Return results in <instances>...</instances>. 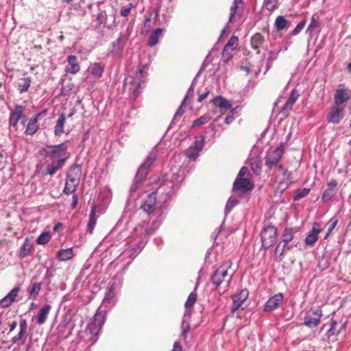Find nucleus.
<instances>
[{
    "label": "nucleus",
    "mask_w": 351,
    "mask_h": 351,
    "mask_svg": "<svg viewBox=\"0 0 351 351\" xmlns=\"http://www.w3.org/2000/svg\"><path fill=\"white\" fill-rule=\"evenodd\" d=\"M351 97V90L348 88H339L336 90L334 95V104L343 106Z\"/></svg>",
    "instance_id": "f3484780"
},
{
    "label": "nucleus",
    "mask_w": 351,
    "mask_h": 351,
    "mask_svg": "<svg viewBox=\"0 0 351 351\" xmlns=\"http://www.w3.org/2000/svg\"><path fill=\"white\" fill-rule=\"evenodd\" d=\"M41 289L40 282H34L29 291V298L36 299Z\"/></svg>",
    "instance_id": "a18cd8bd"
},
{
    "label": "nucleus",
    "mask_w": 351,
    "mask_h": 351,
    "mask_svg": "<svg viewBox=\"0 0 351 351\" xmlns=\"http://www.w3.org/2000/svg\"><path fill=\"white\" fill-rule=\"evenodd\" d=\"M25 110V107L20 105H16L14 108L11 110L9 118V125L16 128L19 119L22 117Z\"/></svg>",
    "instance_id": "aec40b11"
},
{
    "label": "nucleus",
    "mask_w": 351,
    "mask_h": 351,
    "mask_svg": "<svg viewBox=\"0 0 351 351\" xmlns=\"http://www.w3.org/2000/svg\"><path fill=\"white\" fill-rule=\"evenodd\" d=\"M145 178H141L138 176V172L136 173L134 181L130 187V192H135L139 186L142 184L143 181Z\"/></svg>",
    "instance_id": "09e8293b"
},
{
    "label": "nucleus",
    "mask_w": 351,
    "mask_h": 351,
    "mask_svg": "<svg viewBox=\"0 0 351 351\" xmlns=\"http://www.w3.org/2000/svg\"><path fill=\"white\" fill-rule=\"evenodd\" d=\"M74 256V252L73 247H69L66 249H61L58 251L56 254V258L60 261H66L71 260Z\"/></svg>",
    "instance_id": "bb28decb"
},
{
    "label": "nucleus",
    "mask_w": 351,
    "mask_h": 351,
    "mask_svg": "<svg viewBox=\"0 0 351 351\" xmlns=\"http://www.w3.org/2000/svg\"><path fill=\"white\" fill-rule=\"evenodd\" d=\"M66 121V117L64 113L60 114L56 122L54 127V135L60 136L64 133V127Z\"/></svg>",
    "instance_id": "cd10ccee"
},
{
    "label": "nucleus",
    "mask_w": 351,
    "mask_h": 351,
    "mask_svg": "<svg viewBox=\"0 0 351 351\" xmlns=\"http://www.w3.org/2000/svg\"><path fill=\"white\" fill-rule=\"evenodd\" d=\"M68 146L66 143L56 145H47L44 149L45 157L51 162L46 166V174L54 175L58 170L62 169L69 158L67 151Z\"/></svg>",
    "instance_id": "f03ea898"
},
{
    "label": "nucleus",
    "mask_w": 351,
    "mask_h": 351,
    "mask_svg": "<svg viewBox=\"0 0 351 351\" xmlns=\"http://www.w3.org/2000/svg\"><path fill=\"white\" fill-rule=\"evenodd\" d=\"M284 299V295L282 293H278L271 297L264 305V311L271 312L277 309Z\"/></svg>",
    "instance_id": "dca6fc26"
},
{
    "label": "nucleus",
    "mask_w": 351,
    "mask_h": 351,
    "mask_svg": "<svg viewBox=\"0 0 351 351\" xmlns=\"http://www.w3.org/2000/svg\"><path fill=\"white\" fill-rule=\"evenodd\" d=\"M107 17L108 16L105 10H99L95 18L97 26L100 27L102 24L106 23Z\"/></svg>",
    "instance_id": "49530a36"
},
{
    "label": "nucleus",
    "mask_w": 351,
    "mask_h": 351,
    "mask_svg": "<svg viewBox=\"0 0 351 351\" xmlns=\"http://www.w3.org/2000/svg\"><path fill=\"white\" fill-rule=\"evenodd\" d=\"M135 8V5L130 3L128 5L123 6L120 10V15L123 17H127L130 14L132 8Z\"/></svg>",
    "instance_id": "6e6d98bb"
},
{
    "label": "nucleus",
    "mask_w": 351,
    "mask_h": 351,
    "mask_svg": "<svg viewBox=\"0 0 351 351\" xmlns=\"http://www.w3.org/2000/svg\"><path fill=\"white\" fill-rule=\"evenodd\" d=\"M284 154V149L282 146L277 147L274 151L267 153L265 158V165L272 169L278 165V162Z\"/></svg>",
    "instance_id": "9d476101"
},
{
    "label": "nucleus",
    "mask_w": 351,
    "mask_h": 351,
    "mask_svg": "<svg viewBox=\"0 0 351 351\" xmlns=\"http://www.w3.org/2000/svg\"><path fill=\"white\" fill-rule=\"evenodd\" d=\"M156 194L154 192L148 195L141 204V208L148 215L154 213L156 210Z\"/></svg>",
    "instance_id": "2eb2a0df"
},
{
    "label": "nucleus",
    "mask_w": 351,
    "mask_h": 351,
    "mask_svg": "<svg viewBox=\"0 0 351 351\" xmlns=\"http://www.w3.org/2000/svg\"><path fill=\"white\" fill-rule=\"evenodd\" d=\"M20 291V288L19 287H16L13 288L1 301L0 305L3 308H7L10 306L12 302L14 301L16 297L17 296L19 292Z\"/></svg>",
    "instance_id": "5701e85b"
},
{
    "label": "nucleus",
    "mask_w": 351,
    "mask_h": 351,
    "mask_svg": "<svg viewBox=\"0 0 351 351\" xmlns=\"http://www.w3.org/2000/svg\"><path fill=\"white\" fill-rule=\"evenodd\" d=\"M90 274V272L89 271V267L85 265L81 269L78 276L77 277V279L79 281L85 280L88 278Z\"/></svg>",
    "instance_id": "8fccbe9b"
},
{
    "label": "nucleus",
    "mask_w": 351,
    "mask_h": 351,
    "mask_svg": "<svg viewBox=\"0 0 351 351\" xmlns=\"http://www.w3.org/2000/svg\"><path fill=\"white\" fill-rule=\"evenodd\" d=\"M338 323L335 320H332L331 326L327 331L328 337L331 336H337L339 334L341 330L345 329L346 326V322H343L340 328L337 327Z\"/></svg>",
    "instance_id": "f704fd0d"
},
{
    "label": "nucleus",
    "mask_w": 351,
    "mask_h": 351,
    "mask_svg": "<svg viewBox=\"0 0 351 351\" xmlns=\"http://www.w3.org/2000/svg\"><path fill=\"white\" fill-rule=\"evenodd\" d=\"M290 248L291 247L287 246V245H283V246L281 247L280 243H279L276 247L274 254L276 256H282L285 251L290 250Z\"/></svg>",
    "instance_id": "052dcab7"
},
{
    "label": "nucleus",
    "mask_w": 351,
    "mask_h": 351,
    "mask_svg": "<svg viewBox=\"0 0 351 351\" xmlns=\"http://www.w3.org/2000/svg\"><path fill=\"white\" fill-rule=\"evenodd\" d=\"M181 328H182V331H181V333H180V337L184 339V340H186V337H187V335H188V333L189 332V330H190V325L189 323H186L184 320L182 323V326H181Z\"/></svg>",
    "instance_id": "4d7b16f0"
},
{
    "label": "nucleus",
    "mask_w": 351,
    "mask_h": 351,
    "mask_svg": "<svg viewBox=\"0 0 351 351\" xmlns=\"http://www.w3.org/2000/svg\"><path fill=\"white\" fill-rule=\"evenodd\" d=\"M45 111H43L41 112L37 113L34 115L28 121L27 124L26 129L25 130V134L27 135L32 136L34 135L38 130V119L42 114H45Z\"/></svg>",
    "instance_id": "a211bd4d"
},
{
    "label": "nucleus",
    "mask_w": 351,
    "mask_h": 351,
    "mask_svg": "<svg viewBox=\"0 0 351 351\" xmlns=\"http://www.w3.org/2000/svg\"><path fill=\"white\" fill-rule=\"evenodd\" d=\"M345 116V109L343 106L333 104L328 114V121L334 124L339 123Z\"/></svg>",
    "instance_id": "f8f14e48"
},
{
    "label": "nucleus",
    "mask_w": 351,
    "mask_h": 351,
    "mask_svg": "<svg viewBox=\"0 0 351 351\" xmlns=\"http://www.w3.org/2000/svg\"><path fill=\"white\" fill-rule=\"evenodd\" d=\"M104 315L101 312H97L93 319L88 324L82 338L88 347L93 346L98 340L99 333L104 323Z\"/></svg>",
    "instance_id": "20e7f679"
},
{
    "label": "nucleus",
    "mask_w": 351,
    "mask_h": 351,
    "mask_svg": "<svg viewBox=\"0 0 351 351\" xmlns=\"http://www.w3.org/2000/svg\"><path fill=\"white\" fill-rule=\"evenodd\" d=\"M238 45V38L232 36L228 40V43L225 45L223 50V56L228 54L229 51H232Z\"/></svg>",
    "instance_id": "e433bc0d"
},
{
    "label": "nucleus",
    "mask_w": 351,
    "mask_h": 351,
    "mask_svg": "<svg viewBox=\"0 0 351 351\" xmlns=\"http://www.w3.org/2000/svg\"><path fill=\"white\" fill-rule=\"evenodd\" d=\"M96 223V217H95V207H92L91 212L89 217L88 223V229L87 231L90 233L93 232L94 227Z\"/></svg>",
    "instance_id": "37998d69"
},
{
    "label": "nucleus",
    "mask_w": 351,
    "mask_h": 351,
    "mask_svg": "<svg viewBox=\"0 0 351 351\" xmlns=\"http://www.w3.org/2000/svg\"><path fill=\"white\" fill-rule=\"evenodd\" d=\"M204 136L202 135L196 138L194 143L186 151V156L190 159L195 160L199 156V152L202 149L204 145Z\"/></svg>",
    "instance_id": "9b49d317"
},
{
    "label": "nucleus",
    "mask_w": 351,
    "mask_h": 351,
    "mask_svg": "<svg viewBox=\"0 0 351 351\" xmlns=\"http://www.w3.org/2000/svg\"><path fill=\"white\" fill-rule=\"evenodd\" d=\"M156 228H149V223L145 221L143 224L138 225L135 228L134 237L129 238L127 243L134 242L130 248L125 250L120 255L119 258L122 261L125 257L130 258L128 263L132 261L141 252L147 243L148 237L155 230Z\"/></svg>",
    "instance_id": "f257e3e1"
},
{
    "label": "nucleus",
    "mask_w": 351,
    "mask_h": 351,
    "mask_svg": "<svg viewBox=\"0 0 351 351\" xmlns=\"http://www.w3.org/2000/svg\"><path fill=\"white\" fill-rule=\"evenodd\" d=\"M70 322V319L69 318H67L66 317L64 318V319L63 320V322L58 325L57 329L58 330V337L59 338H61V339H66L71 334V330L69 332V334L66 336H63V333L67 326V325L69 324Z\"/></svg>",
    "instance_id": "a19ab883"
},
{
    "label": "nucleus",
    "mask_w": 351,
    "mask_h": 351,
    "mask_svg": "<svg viewBox=\"0 0 351 351\" xmlns=\"http://www.w3.org/2000/svg\"><path fill=\"white\" fill-rule=\"evenodd\" d=\"M264 6L268 11H274L278 7V0H265Z\"/></svg>",
    "instance_id": "5fc2aeb1"
},
{
    "label": "nucleus",
    "mask_w": 351,
    "mask_h": 351,
    "mask_svg": "<svg viewBox=\"0 0 351 351\" xmlns=\"http://www.w3.org/2000/svg\"><path fill=\"white\" fill-rule=\"evenodd\" d=\"M31 84L32 79L30 77H25L20 78L16 86L17 90H19V93L22 94L26 93L29 90Z\"/></svg>",
    "instance_id": "473e14b6"
},
{
    "label": "nucleus",
    "mask_w": 351,
    "mask_h": 351,
    "mask_svg": "<svg viewBox=\"0 0 351 351\" xmlns=\"http://www.w3.org/2000/svg\"><path fill=\"white\" fill-rule=\"evenodd\" d=\"M51 309V306L49 304H45L40 309L37 315V323L38 324L41 325L45 322Z\"/></svg>",
    "instance_id": "72a5a7b5"
},
{
    "label": "nucleus",
    "mask_w": 351,
    "mask_h": 351,
    "mask_svg": "<svg viewBox=\"0 0 351 351\" xmlns=\"http://www.w3.org/2000/svg\"><path fill=\"white\" fill-rule=\"evenodd\" d=\"M210 119L208 115H203L193 122V127L199 126L207 123Z\"/></svg>",
    "instance_id": "864d4df0"
},
{
    "label": "nucleus",
    "mask_w": 351,
    "mask_h": 351,
    "mask_svg": "<svg viewBox=\"0 0 351 351\" xmlns=\"http://www.w3.org/2000/svg\"><path fill=\"white\" fill-rule=\"evenodd\" d=\"M294 237L293 229L291 228H286L282 234V241L284 245H288V243L291 241Z\"/></svg>",
    "instance_id": "ea45409f"
},
{
    "label": "nucleus",
    "mask_w": 351,
    "mask_h": 351,
    "mask_svg": "<svg viewBox=\"0 0 351 351\" xmlns=\"http://www.w3.org/2000/svg\"><path fill=\"white\" fill-rule=\"evenodd\" d=\"M276 182L278 185V189L280 191H285L291 182V173L290 172H285V174L283 176L277 175Z\"/></svg>",
    "instance_id": "b1692460"
},
{
    "label": "nucleus",
    "mask_w": 351,
    "mask_h": 351,
    "mask_svg": "<svg viewBox=\"0 0 351 351\" xmlns=\"http://www.w3.org/2000/svg\"><path fill=\"white\" fill-rule=\"evenodd\" d=\"M163 32L164 29L160 27L154 29L149 38L147 45L152 47L155 46L158 43L159 39L162 36Z\"/></svg>",
    "instance_id": "7c9ffc66"
},
{
    "label": "nucleus",
    "mask_w": 351,
    "mask_h": 351,
    "mask_svg": "<svg viewBox=\"0 0 351 351\" xmlns=\"http://www.w3.org/2000/svg\"><path fill=\"white\" fill-rule=\"evenodd\" d=\"M68 66L65 71L71 74H76L80 69V66L77 62V57L74 55H70L67 57Z\"/></svg>",
    "instance_id": "393cba45"
},
{
    "label": "nucleus",
    "mask_w": 351,
    "mask_h": 351,
    "mask_svg": "<svg viewBox=\"0 0 351 351\" xmlns=\"http://www.w3.org/2000/svg\"><path fill=\"white\" fill-rule=\"evenodd\" d=\"M253 185L247 178H237L233 184L234 191L247 192L252 189Z\"/></svg>",
    "instance_id": "412c9836"
},
{
    "label": "nucleus",
    "mask_w": 351,
    "mask_h": 351,
    "mask_svg": "<svg viewBox=\"0 0 351 351\" xmlns=\"http://www.w3.org/2000/svg\"><path fill=\"white\" fill-rule=\"evenodd\" d=\"M157 152L156 150H152L147 156L145 161L138 168V176H141V178H146L148 173L149 168L153 165L154 162L156 158Z\"/></svg>",
    "instance_id": "4468645a"
},
{
    "label": "nucleus",
    "mask_w": 351,
    "mask_h": 351,
    "mask_svg": "<svg viewBox=\"0 0 351 351\" xmlns=\"http://www.w3.org/2000/svg\"><path fill=\"white\" fill-rule=\"evenodd\" d=\"M197 300V294L195 291L191 293L185 302L186 308H191L195 303Z\"/></svg>",
    "instance_id": "603ef678"
},
{
    "label": "nucleus",
    "mask_w": 351,
    "mask_h": 351,
    "mask_svg": "<svg viewBox=\"0 0 351 351\" xmlns=\"http://www.w3.org/2000/svg\"><path fill=\"white\" fill-rule=\"evenodd\" d=\"M299 97V94L297 90L295 89L293 90L285 103L284 107L282 108V110H291L293 108V104L295 103L296 100L298 99Z\"/></svg>",
    "instance_id": "c9c22d12"
},
{
    "label": "nucleus",
    "mask_w": 351,
    "mask_h": 351,
    "mask_svg": "<svg viewBox=\"0 0 351 351\" xmlns=\"http://www.w3.org/2000/svg\"><path fill=\"white\" fill-rule=\"evenodd\" d=\"M338 185V182L335 180H331L327 183V189L322 194V200L324 202H328L332 199L335 195V189Z\"/></svg>",
    "instance_id": "4be33fe9"
},
{
    "label": "nucleus",
    "mask_w": 351,
    "mask_h": 351,
    "mask_svg": "<svg viewBox=\"0 0 351 351\" xmlns=\"http://www.w3.org/2000/svg\"><path fill=\"white\" fill-rule=\"evenodd\" d=\"M211 103L216 107L222 109L228 110L232 108V104L230 101L223 98L221 96H217L211 100Z\"/></svg>",
    "instance_id": "c756f323"
},
{
    "label": "nucleus",
    "mask_w": 351,
    "mask_h": 351,
    "mask_svg": "<svg viewBox=\"0 0 351 351\" xmlns=\"http://www.w3.org/2000/svg\"><path fill=\"white\" fill-rule=\"evenodd\" d=\"M322 316V311L319 306L311 308L304 317V324L309 328L315 327L319 324Z\"/></svg>",
    "instance_id": "1a4fd4ad"
},
{
    "label": "nucleus",
    "mask_w": 351,
    "mask_h": 351,
    "mask_svg": "<svg viewBox=\"0 0 351 351\" xmlns=\"http://www.w3.org/2000/svg\"><path fill=\"white\" fill-rule=\"evenodd\" d=\"M33 248V244L28 241L27 239H25L24 243L20 248L19 250V256L21 258H25L29 256L31 253V251Z\"/></svg>",
    "instance_id": "4c0bfd02"
},
{
    "label": "nucleus",
    "mask_w": 351,
    "mask_h": 351,
    "mask_svg": "<svg viewBox=\"0 0 351 351\" xmlns=\"http://www.w3.org/2000/svg\"><path fill=\"white\" fill-rule=\"evenodd\" d=\"M249 295V292L247 289L241 290L238 294L232 296V305L231 306V311L234 313L235 311L241 308L243 309V305L246 302Z\"/></svg>",
    "instance_id": "ddd939ff"
},
{
    "label": "nucleus",
    "mask_w": 351,
    "mask_h": 351,
    "mask_svg": "<svg viewBox=\"0 0 351 351\" xmlns=\"http://www.w3.org/2000/svg\"><path fill=\"white\" fill-rule=\"evenodd\" d=\"M195 81V78L193 80L191 86L188 89V91L184 97V99L182 101V104H184L188 99H190L193 97Z\"/></svg>",
    "instance_id": "13d9d810"
},
{
    "label": "nucleus",
    "mask_w": 351,
    "mask_h": 351,
    "mask_svg": "<svg viewBox=\"0 0 351 351\" xmlns=\"http://www.w3.org/2000/svg\"><path fill=\"white\" fill-rule=\"evenodd\" d=\"M288 21L283 16H278L275 21V27L277 30H282L287 28Z\"/></svg>",
    "instance_id": "79ce46f5"
},
{
    "label": "nucleus",
    "mask_w": 351,
    "mask_h": 351,
    "mask_svg": "<svg viewBox=\"0 0 351 351\" xmlns=\"http://www.w3.org/2000/svg\"><path fill=\"white\" fill-rule=\"evenodd\" d=\"M239 203V201L237 199H229L227 202L226 208H225V212L229 213L231 209L236 206Z\"/></svg>",
    "instance_id": "e2e57ef3"
},
{
    "label": "nucleus",
    "mask_w": 351,
    "mask_h": 351,
    "mask_svg": "<svg viewBox=\"0 0 351 351\" xmlns=\"http://www.w3.org/2000/svg\"><path fill=\"white\" fill-rule=\"evenodd\" d=\"M276 237V228L269 225L263 228L261 232L262 246L265 249L269 248L274 243Z\"/></svg>",
    "instance_id": "6e6552de"
},
{
    "label": "nucleus",
    "mask_w": 351,
    "mask_h": 351,
    "mask_svg": "<svg viewBox=\"0 0 351 351\" xmlns=\"http://www.w3.org/2000/svg\"><path fill=\"white\" fill-rule=\"evenodd\" d=\"M183 105L184 104H182L180 108L177 110L173 121H176L178 117H180L184 112V110L183 109Z\"/></svg>",
    "instance_id": "69168bd1"
},
{
    "label": "nucleus",
    "mask_w": 351,
    "mask_h": 351,
    "mask_svg": "<svg viewBox=\"0 0 351 351\" xmlns=\"http://www.w3.org/2000/svg\"><path fill=\"white\" fill-rule=\"evenodd\" d=\"M264 37L260 33L255 34L251 38V45L254 49H259L264 43Z\"/></svg>",
    "instance_id": "58836bf2"
},
{
    "label": "nucleus",
    "mask_w": 351,
    "mask_h": 351,
    "mask_svg": "<svg viewBox=\"0 0 351 351\" xmlns=\"http://www.w3.org/2000/svg\"><path fill=\"white\" fill-rule=\"evenodd\" d=\"M241 3V0H234L233 4L230 8L229 22L234 23L235 22V14L237 12V10L238 8V3Z\"/></svg>",
    "instance_id": "de8ad7c7"
},
{
    "label": "nucleus",
    "mask_w": 351,
    "mask_h": 351,
    "mask_svg": "<svg viewBox=\"0 0 351 351\" xmlns=\"http://www.w3.org/2000/svg\"><path fill=\"white\" fill-rule=\"evenodd\" d=\"M317 16L315 14H313L311 19V23L308 26L307 32L313 31L315 28L319 27V22L317 20Z\"/></svg>",
    "instance_id": "bf43d9fd"
},
{
    "label": "nucleus",
    "mask_w": 351,
    "mask_h": 351,
    "mask_svg": "<svg viewBox=\"0 0 351 351\" xmlns=\"http://www.w3.org/2000/svg\"><path fill=\"white\" fill-rule=\"evenodd\" d=\"M27 320L26 319L21 320V322L19 323V331L16 335H15L14 337H13L12 338L11 341L13 343H18L20 340H21L23 338L25 334L27 332Z\"/></svg>",
    "instance_id": "c85d7f7f"
},
{
    "label": "nucleus",
    "mask_w": 351,
    "mask_h": 351,
    "mask_svg": "<svg viewBox=\"0 0 351 351\" xmlns=\"http://www.w3.org/2000/svg\"><path fill=\"white\" fill-rule=\"evenodd\" d=\"M310 192V189L307 188H304L302 189L298 190L293 197V199L297 201L301 198L306 197Z\"/></svg>",
    "instance_id": "3c124183"
},
{
    "label": "nucleus",
    "mask_w": 351,
    "mask_h": 351,
    "mask_svg": "<svg viewBox=\"0 0 351 351\" xmlns=\"http://www.w3.org/2000/svg\"><path fill=\"white\" fill-rule=\"evenodd\" d=\"M104 68V65L95 62L89 66L88 71L94 76L95 79H99L103 75Z\"/></svg>",
    "instance_id": "2f4dec72"
},
{
    "label": "nucleus",
    "mask_w": 351,
    "mask_h": 351,
    "mask_svg": "<svg viewBox=\"0 0 351 351\" xmlns=\"http://www.w3.org/2000/svg\"><path fill=\"white\" fill-rule=\"evenodd\" d=\"M126 233L121 232L115 238V241L110 245H118L121 242L125 240Z\"/></svg>",
    "instance_id": "0e129e2a"
},
{
    "label": "nucleus",
    "mask_w": 351,
    "mask_h": 351,
    "mask_svg": "<svg viewBox=\"0 0 351 351\" xmlns=\"http://www.w3.org/2000/svg\"><path fill=\"white\" fill-rule=\"evenodd\" d=\"M115 293L112 289V286H111L103 300L102 306L106 308H111L115 304Z\"/></svg>",
    "instance_id": "a878e982"
},
{
    "label": "nucleus",
    "mask_w": 351,
    "mask_h": 351,
    "mask_svg": "<svg viewBox=\"0 0 351 351\" xmlns=\"http://www.w3.org/2000/svg\"><path fill=\"white\" fill-rule=\"evenodd\" d=\"M172 351H182V347L179 341L174 342Z\"/></svg>",
    "instance_id": "774afa93"
},
{
    "label": "nucleus",
    "mask_w": 351,
    "mask_h": 351,
    "mask_svg": "<svg viewBox=\"0 0 351 351\" xmlns=\"http://www.w3.org/2000/svg\"><path fill=\"white\" fill-rule=\"evenodd\" d=\"M337 220H335L332 222V223L330 224V227L328 229L327 233L325 236V239H326L330 234V233L332 232L333 229L337 226Z\"/></svg>",
    "instance_id": "338daca9"
},
{
    "label": "nucleus",
    "mask_w": 351,
    "mask_h": 351,
    "mask_svg": "<svg viewBox=\"0 0 351 351\" xmlns=\"http://www.w3.org/2000/svg\"><path fill=\"white\" fill-rule=\"evenodd\" d=\"M171 171V174L167 176L169 179L165 180L154 192L159 201L163 203L171 197L184 178L183 171L180 167L172 168Z\"/></svg>",
    "instance_id": "7ed1b4c3"
},
{
    "label": "nucleus",
    "mask_w": 351,
    "mask_h": 351,
    "mask_svg": "<svg viewBox=\"0 0 351 351\" xmlns=\"http://www.w3.org/2000/svg\"><path fill=\"white\" fill-rule=\"evenodd\" d=\"M231 262L230 261H225L221 265L211 277V282L216 287H219L223 282L227 281L228 283L232 279V274H228V270L231 267Z\"/></svg>",
    "instance_id": "0eeeda50"
},
{
    "label": "nucleus",
    "mask_w": 351,
    "mask_h": 351,
    "mask_svg": "<svg viewBox=\"0 0 351 351\" xmlns=\"http://www.w3.org/2000/svg\"><path fill=\"white\" fill-rule=\"evenodd\" d=\"M322 228L318 223H315L312 229L304 239V243L306 245L312 246L318 239V234L321 232Z\"/></svg>",
    "instance_id": "6ab92c4d"
},
{
    "label": "nucleus",
    "mask_w": 351,
    "mask_h": 351,
    "mask_svg": "<svg viewBox=\"0 0 351 351\" xmlns=\"http://www.w3.org/2000/svg\"><path fill=\"white\" fill-rule=\"evenodd\" d=\"M70 173H71L68 174L66 176L65 186L63 191L66 195L73 194L75 192L80 182L81 167L80 165H77L75 167H71Z\"/></svg>",
    "instance_id": "423d86ee"
},
{
    "label": "nucleus",
    "mask_w": 351,
    "mask_h": 351,
    "mask_svg": "<svg viewBox=\"0 0 351 351\" xmlns=\"http://www.w3.org/2000/svg\"><path fill=\"white\" fill-rule=\"evenodd\" d=\"M305 25H306V21L305 20H303V21H300L296 25V27L293 29V31L291 32V34L292 36H296L297 34H298L304 29Z\"/></svg>",
    "instance_id": "680f3d73"
},
{
    "label": "nucleus",
    "mask_w": 351,
    "mask_h": 351,
    "mask_svg": "<svg viewBox=\"0 0 351 351\" xmlns=\"http://www.w3.org/2000/svg\"><path fill=\"white\" fill-rule=\"evenodd\" d=\"M51 236L49 232H42L36 239V243L39 245H45L50 241Z\"/></svg>",
    "instance_id": "c03bdc74"
},
{
    "label": "nucleus",
    "mask_w": 351,
    "mask_h": 351,
    "mask_svg": "<svg viewBox=\"0 0 351 351\" xmlns=\"http://www.w3.org/2000/svg\"><path fill=\"white\" fill-rule=\"evenodd\" d=\"M145 75L143 74V68H139L138 71L135 73V76H128L125 80L124 87L128 88L132 93V97L136 99L140 95L141 90V84L145 82L144 78Z\"/></svg>",
    "instance_id": "39448f33"
}]
</instances>
